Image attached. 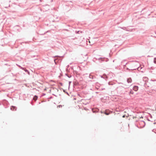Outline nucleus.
Returning <instances> with one entry per match:
<instances>
[{
	"instance_id": "obj_2",
	"label": "nucleus",
	"mask_w": 156,
	"mask_h": 156,
	"mask_svg": "<svg viewBox=\"0 0 156 156\" xmlns=\"http://www.w3.org/2000/svg\"><path fill=\"white\" fill-rule=\"evenodd\" d=\"M138 87L137 86H134L133 88V90L135 91H137L138 90Z\"/></svg>"
},
{
	"instance_id": "obj_8",
	"label": "nucleus",
	"mask_w": 156,
	"mask_h": 156,
	"mask_svg": "<svg viewBox=\"0 0 156 156\" xmlns=\"http://www.w3.org/2000/svg\"><path fill=\"white\" fill-rule=\"evenodd\" d=\"M101 113H103V112H102L101 111ZM103 113H104V112H103Z\"/></svg>"
},
{
	"instance_id": "obj_7",
	"label": "nucleus",
	"mask_w": 156,
	"mask_h": 156,
	"mask_svg": "<svg viewBox=\"0 0 156 156\" xmlns=\"http://www.w3.org/2000/svg\"><path fill=\"white\" fill-rule=\"evenodd\" d=\"M130 93H131L132 94H133V93L131 92V91L130 92Z\"/></svg>"
},
{
	"instance_id": "obj_5",
	"label": "nucleus",
	"mask_w": 156,
	"mask_h": 156,
	"mask_svg": "<svg viewBox=\"0 0 156 156\" xmlns=\"http://www.w3.org/2000/svg\"><path fill=\"white\" fill-rule=\"evenodd\" d=\"M154 62L155 63H156V58H154Z\"/></svg>"
},
{
	"instance_id": "obj_1",
	"label": "nucleus",
	"mask_w": 156,
	"mask_h": 156,
	"mask_svg": "<svg viewBox=\"0 0 156 156\" xmlns=\"http://www.w3.org/2000/svg\"><path fill=\"white\" fill-rule=\"evenodd\" d=\"M111 113H112V112H111L109 110H106L104 112V113L107 115H109Z\"/></svg>"
},
{
	"instance_id": "obj_9",
	"label": "nucleus",
	"mask_w": 156,
	"mask_h": 156,
	"mask_svg": "<svg viewBox=\"0 0 156 156\" xmlns=\"http://www.w3.org/2000/svg\"><path fill=\"white\" fill-rule=\"evenodd\" d=\"M145 79H147V78H145Z\"/></svg>"
},
{
	"instance_id": "obj_3",
	"label": "nucleus",
	"mask_w": 156,
	"mask_h": 156,
	"mask_svg": "<svg viewBox=\"0 0 156 156\" xmlns=\"http://www.w3.org/2000/svg\"><path fill=\"white\" fill-rule=\"evenodd\" d=\"M132 80L131 78H129L127 80V82L128 83H131L132 82Z\"/></svg>"
},
{
	"instance_id": "obj_6",
	"label": "nucleus",
	"mask_w": 156,
	"mask_h": 156,
	"mask_svg": "<svg viewBox=\"0 0 156 156\" xmlns=\"http://www.w3.org/2000/svg\"><path fill=\"white\" fill-rule=\"evenodd\" d=\"M62 105H58V106H57V108H61V107L62 108Z\"/></svg>"
},
{
	"instance_id": "obj_4",
	"label": "nucleus",
	"mask_w": 156,
	"mask_h": 156,
	"mask_svg": "<svg viewBox=\"0 0 156 156\" xmlns=\"http://www.w3.org/2000/svg\"><path fill=\"white\" fill-rule=\"evenodd\" d=\"M37 97L36 96H35L33 98V99L35 101H36L37 99Z\"/></svg>"
}]
</instances>
